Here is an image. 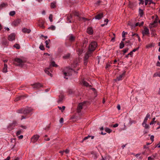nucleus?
Listing matches in <instances>:
<instances>
[{"label":"nucleus","instance_id":"e2e57ef3","mask_svg":"<svg viewBox=\"0 0 160 160\" xmlns=\"http://www.w3.org/2000/svg\"><path fill=\"white\" fill-rule=\"evenodd\" d=\"M69 150L68 149H67L65 151H64V152H65L66 153H68L69 152Z\"/></svg>","mask_w":160,"mask_h":160},{"label":"nucleus","instance_id":"c85d7f7f","mask_svg":"<svg viewBox=\"0 0 160 160\" xmlns=\"http://www.w3.org/2000/svg\"><path fill=\"white\" fill-rule=\"evenodd\" d=\"M124 44L123 42V41H122L121 42H120V43L119 44V48L120 49H122L124 47Z\"/></svg>","mask_w":160,"mask_h":160},{"label":"nucleus","instance_id":"bf43d9fd","mask_svg":"<svg viewBox=\"0 0 160 160\" xmlns=\"http://www.w3.org/2000/svg\"><path fill=\"white\" fill-rule=\"evenodd\" d=\"M139 48V47L137 48H136L134 49L132 52V53H133V52H135L136 51L138 50Z\"/></svg>","mask_w":160,"mask_h":160},{"label":"nucleus","instance_id":"4d7b16f0","mask_svg":"<svg viewBox=\"0 0 160 160\" xmlns=\"http://www.w3.org/2000/svg\"><path fill=\"white\" fill-rule=\"evenodd\" d=\"M149 2V0H145V5H147L148 3V2Z\"/></svg>","mask_w":160,"mask_h":160},{"label":"nucleus","instance_id":"09e8293b","mask_svg":"<svg viewBox=\"0 0 160 160\" xmlns=\"http://www.w3.org/2000/svg\"><path fill=\"white\" fill-rule=\"evenodd\" d=\"M88 62V60L84 59V63L85 65H86Z\"/></svg>","mask_w":160,"mask_h":160},{"label":"nucleus","instance_id":"13d9d810","mask_svg":"<svg viewBox=\"0 0 160 160\" xmlns=\"http://www.w3.org/2000/svg\"><path fill=\"white\" fill-rule=\"evenodd\" d=\"M69 55H67L66 56H64L63 57V58H68L69 57Z\"/></svg>","mask_w":160,"mask_h":160},{"label":"nucleus","instance_id":"0eeeda50","mask_svg":"<svg viewBox=\"0 0 160 160\" xmlns=\"http://www.w3.org/2000/svg\"><path fill=\"white\" fill-rule=\"evenodd\" d=\"M103 17V13H100L97 14L96 15L94 18L92 19V20L94 19L100 20Z\"/></svg>","mask_w":160,"mask_h":160},{"label":"nucleus","instance_id":"6ab92c4d","mask_svg":"<svg viewBox=\"0 0 160 160\" xmlns=\"http://www.w3.org/2000/svg\"><path fill=\"white\" fill-rule=\"evenodd\" d=\"M69 39L71 42L75 40V37L72 34H70L68 36Z\"/></svg>","mask_w":160,"mask_h":160},{"label":"nucleus","instance_id":"393cba45","mask_svg":"<svg viewBox=\"0 0 160 160\" xmlns=\"http://www.w3.org/2000/svg\"><path fill=\"white\" fill-rule=\"evenodd\" d=\"M150 115L148 113L147 114L143 122H144V123L147 122L148 118H150Z\"/></svg>","mask_w":160,"mask_h":160},{"label":"nucleus","instance_id":"f8f14e48","mask_svg":"<svg viewBox=\"0 0 160 160\" xmlns=\"http://www.w3.org/2000/svg\"><path fill=\"white\" fill-rule=\"evenodd\" d=\"M21 20L20 19L15 20L12 22V25L14 26H17L19 24Z\"/></svg>","mask_w":160,"mask_h":160},{"label":"nucleus","instance_id":"3c124183","mask_svg":"<svg viewBox=\"0 0 160 160\" xmlns=\"http://www.w3.org/2000/svg\"><path fill=\"white\" fill-rule=\"evenodd\" d=\"M127 32H124V31H123L122 32V38H125V35L126 34H127Z\"/></svg>","mask_w":160,"mask_h":160},{"label":"nucleus","instance_id":"338daca9","mask_svg":"<svg viewBox=\"0 0 160 160\" xmlns=\"http://www.w3.org/2000/svg\"><path fill=\"white\" fill-rule=\"evenodd\" d=\"M144 24V22H142L141 23H139V27H141Z\"/></svg>","mask_w":160,"mask_h":160},{"label":"nucleus","instance_id":"a19ab883","mask_svg":"<svg viewBox=\"0 0 160 160\" xmlns=\"http://www.w3.org/2000/svg\"><path fill=\"white\" fill-rule=\"evenodd\" d=\"M82 83L83 85L86 86H88V83L85 81H83L82 82Z\"/></svg>","mask_w":160,"mask_h":160},{"label":"nucleus","instance_id":"dca6fc26","mask_svg":"<svg viewBox=\"0 0 160 160\" xmlns=\"http://www.w3.org/2000/svg\"><path fill=\"white\" fill-rule=\"evenodd\" d=\"M22 32L24 33H29L31 32V30L26 28H24L22 29Z\"/></svg>","mask_w":160,"mask_h":160},{"label":"nucleus","instance_id":"39448f33","mask_svg":"<svg viewBox=\"0 0 160 160\" xmlns=\"http://www.w3.org/2000/svg\"><path fill=\"white\" fill-rule=\"evenodd\" d=\"M85 103V102H84L79 104L77 108V112L79 113L81 112V110L83 106V105Z\"/></svg>","mask_w":160,"mask_h":160},{"label":"nucleus","instance_id":"f3484780","mask_svg":"<svg viewBox=\"0 0 160 160\" xmlns=\"http://www.w3.org/2000/svg\"><path fill=\"white\" fill-rule=\"evenodd\" d=\"M87 32L90 35L92 34L93 33V30L92 28L89 27L87 28Z\"/></svg>","mask_w":160,"mask_h":160},{"label":"nucleus","instance_id":"b1692460","mask_svg":"<svg viewBox=\"0 0 160 160\" xmlns=\"http://www.w3.org/2000/svg\"><path fill=\"white\" fill-rule=\"evenodd\" d=\"M72 18V16L71 14H70L68 15L67 17V20L68 22H71V19Z\"/></svg>","mask_w":160,"mask_h":160},{"label":"nucleus","instance_id":"aec40b11","mask_svg":"<svg viewBox=\"0 0 160 160\" xmlns=\"http://www.w3.org/2000/svg\"><path fill=\"white\" fill-rule=\"evenodd\" d=\"M8 66L6 64H4V67L2 69L3 72L5 73L7 72V71Z\"/></svg>","mask_w":160,"mask_h":160},{"label":"nucleus","instance_id":"8fccbe9b","mask_svg":"<svg viewBox=\"0 0 160 160\" xmlns=\"http://www.w3.org/2000/svg\"><path fill=\"white\" fill-rule=\"evenodd\" d=\"M129 6L130 8H132L133 7V3L129 2Z\"/></svg>","mask_w":160,"mask_h":160},{"label":"nucleus","instance_id":"423d86ee","mask_svg":"<svg viewBox=\"0 0 160 160\" xmlns=\"http://www.w3.org/2000/svg\"><path fill=\"white\" fill-rule=\"evenodd\" d=\"M39 137V136L38 135H34L31 138V142L33 143L35 142L38 139Z\"/></svg>","mask_w":160,"mask_h":160},{"label":"nucleus","instance_id":"a18cd8bd","mask_svg":"<svg viewBox=\"0 0 160 160\" xmlns=\"http://www.w3.org/2000/svg\"><path fill=\"white\" fill-rule=\"evenodd\" d=\"M128 48H126L124 49L122 51L123 52V54H124L125 53L127 52H128Z\"/></svg>","mask_w":160,"mask_h":160},{"label":"nucleus","instance_id":"7c9ffc66","mask_svg":"<svg viewBox=\"0 0 160 160\" xmlns=\"http://www.w3.org/2000/svg\"><path fill=\"white\" fill-rule=\"evenodd\" d=\"M105 131L106 132L108 133H110L112 131V130L108 128H105Z\"/></svg>","mask_w":160,"mask_h":160},{"label":"nucleus","instance_id":"69168bd1","mask_svg":"<svg viewBox=\"0 0 160 160\" xmlns=\"http://www.w3.org/2000/svg\"><path fill=\"white\" fill-rule=\"evenodd\" d=\"M20 127L22 128H23L24 129H26L27 128V127L25 126L21 125L20 126Z\"/></svg>","mask_w":160,"mask_h":160},{"label":"nucleus","instance_id":"1a4fd4ad","mask_svg":"<svg viewBox=\"0 0 160 160\" xmlns=\"http://www.w3.org/2000/svg\"><path fill=\"white\" fill-rule=\"evenodd\" d=\"M158 18L157 16H156L155 19L154 20L153 22L151 23L149 25L150 28H152L153 27H155L156 26V23H157L158 21Z\"/></svg>","mask_w":160,"mask_h":160},{"label":"nucleus","instance_id":"5701e85b","mask_svg":"<svg viewBox=\"0 0 160 160\" xmlns=\"http://www.w3.org/2000/svg\"><path fill=\"white\" fill-rule=\"evenodd\" d=\"M8 6V4L6 3H2L0 5V9H2L3 8L6 7Z\"/></svg>","mask_w":160,"mask_h":160},{"label":"nucleus","instance_id":"774afa93","mask_svg":"<svg viewBox=\"0 0 160 160\" xmlns=\"http://www.w3.org/2000/svg\"><path fill=\"white\" fill-rule=\"evenodd\" d=\"M156 65L157 66L160 67V62L158 61Z\"/></svg>","mask_w":160,"mask_h":160},{"label":"nucleus","instance_id":"7ed1b4c3","mask_svg":"<svg viewBox=\"0 0 160 160\" xmlns=\"http://www.w3.org/2000/svg\"><path fill=\"white\" fill-rule=\"evenodd\" d=\"M33 109L31 108H25L19 110V112L24 114H28L31 112L32 111Z\"/></svg>","mask_w":160,"mask_h":160},{"label":"nucleus","instance_id":"4c0bfd02","mask_svg":"<svg viewBox=\"0 0 160 160\" xmlns=\"http://www.w3.org/2000/svg\"><path fill=\"white\" fill-rule=\"evenodd\" d=\"M14 47L16 48L17 49H20V47L19 45L18 44H16L14 45Z\"/></svg>","mask_w":160,"mask_h":160},{"label":"nucleus","instance_id":"c9c22d12","mask_svg":"<svg viewBox=\"0 0 160 160\" xmlns=\"http://www.w3.org/2000/svg\"><path fill=\"white\" fill-rule=\"evenodd\" d=\"M58 107L60 110H61V111L62 112H63V111L65 110V108L64 106H62V108L59 106H58Z\"/></svg>","mask_w":160,"mask_h":160},{"label":"nucleus","instance_id":"c756f323","mask_svg":"<svg viewBox=\"0 0 160 160\" xmlns=\"http://www.w3.org/2000/svg\"><path fill=\"white\" fill-rule=\"evenodd\" d=\"M56 2H52L51 3V8H53L56 7Z\"/></svg>","mask_w":160,"mask_h":160},{"label":"nucleus","instance_id":"2eb2a0df","mask_svg":"<svg viewBox=\"0 0 160 160\" xmlns=\"http://www.w3.org/2000/svg\"><path fill=\"white\" fill-rule=\"evenodd\" d=\"M92 53V52L88 51L85 55L84 59L88 60V59L91 55Z\"/></svg>","mask_w":160,"mask_h":160},{"label":"nucleus","instance_id":"72a5a7b5","mask_svg":"<svg viewBox=\"0 0 160 160\" xmlns=\"http://www.w3.org/2000/svg\"><path fill=\"white\" fill-rule=\"evenodd\" d=\"M50 65H51L54 67H57L58 65L55 64V62L54 61H52L51 62Z\"/></svg>","mask_w":160,"mask_h":160},{"label":"nucleus","instance_id":"c03bdc74","mask_svg":"<svg viewBox=\"0 0 160 160\" xmlns=\"http://www.w3.org/2000/svg\"><path fill=\"white\" fill-rule=\"evenodd\" d=\"M15 14V12L14 11H11L9 13V15L11 16L14 15Z\"/></svg>","mask_w":160,"mask_h":160},{"label":"nucleus","instance_id":"412c9836","mask_svg":"<svg viewBox=\"0 0 160 160\" xmlns=\"http://www.w3.org/2000/svg\"><path fill=\"white\" fill-rule=\"evenodd\" d=\"M139 14L140 16L141 17H142L143 14L144 12L143 10L142 9H141L140 8L139 9Z\"/></svg>","mask_w":160,"mask_h":160},{"label":"nucleus","instance_id":"a878e982","mask_svg":"<svg viewBox=\"0 0 160 160\" xmlns=\"http://www.w3.org/2000/svg\"><path fill=\"white\" fill-rule=\"evenodd\" d=\"M49 69V68H46L45 69L44 71L47 74H48L49 75H50L51 77H52V75L51 73H50L49 71L48 70Z\"/></svg>","mask_w":160,"mask_h":160},{"label":"nucleus","instance_id":"864d4df0","mask_svg":"<svg viewBox=\"0 0 160 160\" xmlns=\"http://www.w3.org/2000/svg\"><path fill=\"white\" fill-rule=\"evenodd\" d=\"M154 136L153 135H152L150 137V139L152 141V142L154 141Z\"/></svg>","mask_w":160,"mask_h":160},{"label":"nucleus","instance_id":"2f4dec72","mask_svg":"<svg viewBox=\"0 0 160 160\" xmlns=\"http://www.w3.org/2000/svg\"><path fill=\"white\" fill-rule=\"evenodd\" d=\"M83 50L82 49H78V54H81L83 52Z\"/></svg>","mask_w":160,"mask_h":160},{"label":"nucleus","instance_id":"a211bd4d","mask_svg":"<svg viewBox=\"0 0 160 160\" xmlns=\"http://www.w3.org/2000/svg\"><path fill=\"white\" fill-rule=\"evenodd\" d=\"M91 137L92 139H93L94 138L93 136H90V135H88V136L86 137H85L83 139V140H82V141H81V143H82L84 141L88 139L89 138Z\"/></svg>","mask_w":160,"mask_h":160},{"label":"nucleus","instance_id":"e433bc0d","mask_svg":"<svg viewBox=\"0 0 160 160\" xmlns=\"http://www.w3.org/2000/svg\"><path fill=\"white\" fill-rule=\"evenodd\" d=\"M133 53H132V52H130V53H128L127 55L126 56V57L127 58H128V57L129 56H130L131 57H132L133 55Z\"/></svg>","mask_w":160,"mask_h":160},{"label":"nucleus","instance_id":"f03ea898","mask_svg":"<svg viewBox=\"0 0 160 160\" xmlns=\"http://www.w3.org/2000/svg\"><path fill=\"white\" fill-rule=\"evenodd\" d=\"M97 46V43L96 42H92L89 44L88 51L92 52L95 49Z\"/></svg>","mask_w":160,"mask_h":160},{"label":"nucleus","instance_id":"ddd939ff","mask_svg":"<svg viewBox=\"0 0 160 160\" xmlns=\"http://www.w3.org/2000/svg\"><path fill=\"white\" fill-rule=\"evenodd\" d=\"M149 29L147 28H145L144 30L142 32V34L143 36L144 35H147L149 34Z\"/></svg>","mask_w":160,"mask_h":160},{"label":"nucleus","instance_id":"052dcab7","mask_svg":"<svg viewBox=\"0 0 160 160\" xmlns=\"http://www.w3.org/2000/svg\"><path fill=\"white\" fill-rule=\"evenodd\" d=\"M101 1H97L95 3L96 5H99V4L101 3Z\"/></svg>","mask_w":160,"mask_h":160},{"label":"nucleus","instance_id":"5fc2aeb1","mask_svg":"<svg viewBox=\"0 0 160 160\" xmlns=\"http://www.w3.org/2000/svg\"><path fill=\"white\" fill-rule=\"evenodd\" d=\"M60 123H62L63 122V118H61L59 121Z\"/></svg>","mask_w":160,"mask_h":160},{"label":"nucleus","instance_id":"cd10ccee","mask_svg":"<svg viewBox=\"0 0 160 160\" xmlns=\"http://www.w3.org/2000/svg\"><path fill=\"white\" fill-rule=\"evenodd\" d=\"M146 123L147 122L144 123V122H143L142 124V125L143 127H145V128H148L149 127V126L148 124H147Z\"/></svg>","mask_w":160,"mask_h":160},{"label":"nucleus","instance_id":"f704fd0d","mask_svg":"<svg viewBox=\"0 0 160 160\" xmlns=\"http://www.w3.org/2000/svg\"><path fill=\"white\" fill-rule=\"evenodd\" d=\"M56 28L55 26L53 25H51V27L48 28V29H50L52 30H54Z\"/></svg>","mask_w":160,"mask_h":160},{"label":"nucleus","instance_id":"680f3d73","mask_svg":"<svg viewBox=\"0 0 160 160\" xmlns=\"http://www.w3.org/2000/svg\"><path fill=\"white\" fill-rule=\"evenodd\" d=\"M118 125V123H116L114 125H113L112 126L113 127L116 128L117 127Z\"/></svg>","mask_w":160,"mask_h":160},{"label":"nucleus","instance_id":"603ef678","mask_svg":"<svg viewBox=\"0 0 160 160\" xmlns=\"http://www.w3.org/2000/svg\"><path fill=\"white\" fill-rule=\"evenodd\" d=\"M140 1L139 4L143 5L144 3V1L142 0H139Z\"/></svg>","mask_w":160,"mask_h":160},{"label":"nucleus","instance_id":"20e7f679","mask_svg":"<svg viewBox=\"0 0 160 160\" xmlns=\"http://www.w3.org/2000/svg\"><path fill=\"white\" fill-rule=\"evenodd\" d=\"M15 61L18 63V66H22L23 64L25 62L24 60H23L19 58H16L15 59Z\"/></svg>","mask_w":160,"mask_h":160},{"label":"nucleus","instance_id":"ea45409f","mask_svg":"<svg viewBox=\"0 0 160 160\" xmlns=\"http://www.w3.org/2000/svg\"><path fill=\"white\" fill-rule=\"evenodd\" d=\"M39 48L42 50H43L45 49L44 46L42 44H41L39 46Z\"/></svg>","mask_w":160,"mask_h":160},{"label":"nucleus","instance_id":"0e129e2a","mask_svg":"<svg viewBox=\"0 0 160 160\" xmlns=\"http://www.w3.org/2000/svg\"><path fill=\"white\" fill-rule=\"evenodd\" d=\"M102 160H109V159L108 158L105 157L104 158L102 157Z\"/></svg>","mask_w":160,"mask_h":160},{"label":"nucleus","instance_id":"473e14b6","mask_svg":"<svg viewBox=\"0 0 160 160\" xmlns=\"http://www.w3.org/2000/svg\"><path fill=\"white\" fill-rule=\"evenodd\" d=\"M23 97V96H19L18 97H17L15 99L14 101L15 102H17L21 99V98L22 97Z\"/></svg>","mask_w":160,"mask_h":160},{"label":"nucleus","instance_id":"f257e3e1","mask_svg":"<svg viewBox=\"0 0 160 160\" xmlns=\"http://www.w3.org/2000/svg\"><path fill=\"white\" fill-rule=\"evenodd\" d=\"M63 74L64 75V78L66 79H68L67 76H71L72 74V72H76L74 71L72 69L66 68L62 71Z\"/></svg>","mask_w":160,"mask_h":160},{"label":"nucleus","instance_id":"6e6552de","mask_svg":"<svg viewBox=\"0 0 160 160\" xmlns=\"http://www.w3.org/2000/svg\"><path fill=\"white\" fill-rule=\"evenodd\" d=\"M125 73L126 71H124L120 75L118 76L117 77V78L115 79V80L116 81H119L122 80V78L124 76Z\"/></svg>","mask_w":160,"mask_h":160},{"label":"nucleus","instance_id":"4be33fe9","mask_svg":"<svg viewBox=\"0 0 160 160\" xmlns=\"http://www.w3.org/2000/svg\"><path fill=\"white\" fill-rule=\"evenodd\" d=\"M50 42V39H48V40H46L45 41V43L46 44V48H50V47L48 44Z\"/></svg>","mask_w":160,"mask_h":160},{"label":"nucleus","instance_id":"37998d69","mask_svg":"<svg viewBox=\"0 0 160 160\" xmlns=\"http://www.w3.org/2000/svg\"><path fill=\"white\" fill-rule=\"evenodd\" d=\"M22 132V130H20L17 132L16 133V135L17 136H18L21 134Z\"/></svg>","mask_w":160,"mask_h":160},{"label":"nucleus","instance_id":"58836bf2","mask_svg":"<svg viewBox=\"0 0 160 160\" xmlns=\"http://www.w3.org/2000/svg\"><path fill=\"white\" fill-rule=\"evenodd\" d=\"M68 92L69 94H73L74 93V92L73 91L72 89H68Z\"/></svg>","mask_w":160,"mask_h":160},{"label":"nucleus","instance_id":"4468645a","mask_svg":"<svg viewBox=\"0 0 160 160\" xmlns=\"http://www.w3.org/2000/svg\"><path fill=\"white\" fill-rule=\"evenodd\" d=\"M64 95L62 94H61L59 96L58 100V103H61L62 102L63 98Z\"/></svg>","mask_w":160,"mask_h":160},{"label":"nucleus","instance_id":"de8ad7c7","mask_svg":"<svg viewBox=\"0 0 160 160\" xmlns=\"http://www.w3.org/2000/svg\"><path fill=\"white\" fill-rule=\"evenodd\" d=\"M73 14L75 16H79V13L78 12H77L76 11H75L73 13Z\"/></svg>","mask_w":160,"mask_h":160},{"label":"nucleus","instance_id":"79ce46f5","mask_svg":"<svg viewBox=\"0 0 160 160\" xmlns=\"http://www.w3.org/2000/svg\"><path fill=\"white\" fill-rule=\"evenodd\" d=\"M49 19L51 22H52V14H50L49 17Z\"/></svg>","mask_w":160,"mask_h":160},{"label":"nucleus","instance_id":"9d476101","mask_svg":"<svg viewBox=\"0 0 160 160\" xmlns=\"http://www.w3.org/2000/svg\"><path fill=\"white\" fill-rule=\"evenodd\" d=\"M32 87L34 88L38 89L39 88L42 87V85L40 83H36L33 84L32 85Z\"/></svg>","mask_w":160,"mask_h":160},{"label":"nucleus","instance_id":"9b49d317","mask_svg":"<svg viewBox=\"0 0 160 160\" xmlns=\"http://www.w3.org/2000/svg\"><path fill=\"white\" fill-rule=\"evenodd\" d=\"M15 34L12 33L10 34L8 37V40L9 41H12L15 39Z\"/></svg>","mask_w":160,"mask_h":160},{"label":"nucleus","instance_id":"6e6d98bb","mask_svg":"<svg viewBox=\"0 0 160 160\" xmlns=\"http://www.w3.org/2000/svg\"><path fill=\"white\" fill-rule=\"evenodd\" d=\"M151 4H155V3L152 2V0H149V3H148V4L149 5H150Z\"/></svg>","mask_w":160,"mask_h":160},{"label":"nucleus","instance_id":"bb28decb","mask_svg":"<svg viewBox=\"0 0 160 160\" xmlns=\"http://www.w3.org/2000/svg\"><path fill=\"white\" fill-rule=\"evenodd\" d=\"M44 22H43L42 21V22H40L39 21V26L40 27L42 28H44Z\"/></svg>","mask_w":160,"mask_h":160},{"label":"nucleus","instance_id":"49530a36","mask_svg":"<svg viewBox=\"0 0 160 160\" xmlns=\"http://www.w3.org/2000/svg\"><path fill=\"white\" fill-rule=\"evenodd\" d=\"M17 124V122L15 121H13L12 122L11 124V125L12 126H13L14 125V126L15 125H16Z\"/></svg>","mask_w":160,"mask_h":160}]
</instances>
